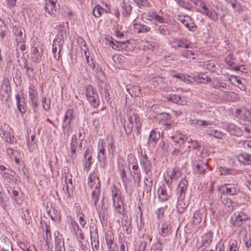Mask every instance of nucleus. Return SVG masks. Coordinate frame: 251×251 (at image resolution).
I'll return each instance as SVG.
<instances>
[{
    "mask_svg": "<svg viewBox=\"0 0 251 251\" xmlns=\"http://www.w3.org/2000/svg\"><path fill=\"white\" fill-rule=\"evenodd\" d=\"M249 219V217L246 213L242 211H237L231 216L230 223L233 226H240Z\"/></svg>",
    "mask_w": 251,
    "mask_h": 251,
    "instance_id": "nucleus-6",
    "label": "nucleus"
},
{
    "mask_svg": "<svg viewBox=\"0 0 251 251\" xmlns=\"http://www.w3.org/2000/svg\"><path fill=\"white\" fill-rule=\"evenodd\" d=\"M75 119L74 111L72 109L67 110L65 114L62 125V130L65 134L69 135L73 129V121Z\"/></svg>",
    "mask_w": 251,
    "mask_h": 251,
    "instance_id": "nucleus-3",
    "label": "nucleus"
},
{
    "mask_svg": "<svg viewBox=\"0 0 251 251\" xmlns=\"http://www.w3.org/2000/svg\"><path fill=\"white\" fill-rule=\"evenodd\" d=\"M57 0H46L45 11L50 15L55 16L57 12Z\"/></svg>",
    "mask_w": 251,
    "mask_h": 251,
    "instance_id": "nucleus-15",
    "label": "nucleus"
},
{
    "mask_svg": "<svg viewBox=\"0 0 251 251\" xmlns=\"http://www.w3.org/2000/svg\"><path fill=\"white\" fill-rule=\"evenodd\" d=\"M188 181L185 177L183 178L179 182L177 188L178 196L185 197L186 192L188 187Z\"/></svg>",
    "mask_w": 251,
    "mask_h": 251,
    "instance_id": "nucleus-20",
    "label": "nucleus"
},
{
    "mask_svg": "<svg viewBox=\"0 0 251 251\" xmlns=\"http://www.w3.org/2000/svg\"><path fill=\"white\" fill-rule=\"evenodd\" d=\"M213 240V233L208 232L203 234L201 237V248L208 247Z\"/></svg>",
    "mask_w": 251,
    "mask_h": 251,
    "instance_id": "nucleus-24",
    "label": "nucleus"
},
{
    "mask_svg": "<svg viewBox=\"0 0 251 251\" xmlns=\"http://www.w3.org/2000/svg\"><path fill=\"white\" fill-rule=\"evenodd\" d=\"M196 81L201 83H204L206 82L211 81V78L206 76L205 75H198L196 77Z\"/></svg>",
    "mask_w": 251,
    "mask_h": 251,
    "instance_id": "nucleus-55",
    "label": "nucleus"
},
{
    "mask_svg": "<svg viewBox=\"0 0 251 251\" xmlns=\"http://www.w3.org/2000/svg\"><path fill=\"white\" fill-rule=\"evenodd\" d=\"M113 205L115 209V213L120 215L124 214L125 208L124 202L122 199L120 191L116 187H114L112 190Z\"/></svg>",
    "mask_w": 251,
    "mask_h": 251,
    "instance_id": "nucleus-2",
    "label": "nucleus"
},
{
    "mask_svg": "<svg viewBox=\"0 0 251 251\" xmlns=\"http://www.w3.org/2000/svg\"><path fill=\"white\" fill-rule=\"evenodd\" d=\"M130 174L132 176V178L137 185H139L141 180V172L140 170L130 171Z\"/></svg>",
    "mask_w": 251,
    "mask_h": 251,
    "instance_id": "nucleus-42",
    "label": "nucleus"
},
{
    "mask_svg": "<svg viewBox=\"0 0 251 251\" xmlns=\"http://www.w3.org/2000/svg\"><path fill=\"white\" fill-rule=\"evenodd\" d=\"M178 5L180 7L189 11L191 10L193 7L191 3L184 0H178Z\"/></svg>",
    "mask_w": 251,
    "mask_h": 251,
    "instance_id": "nucleus-46",
    "label": "nucleus"
},
{
    "mask_svg": "<svg viewBox=\"0 0 251 251\" xmlns=\"http://www.w3.org/2000/svg\"><path fill=\"white\" fill-rule=\"evenodd\" d=\"M105 146V142L99 143L98 148L99 151L98 154V158L100 161V165L102 168H104L106 166V157L105 156L104 151V147Z\"/></svg>",
    "mask_w": 251,
    "mask_h": 251,
    "instance_id": "nucleus-14",
    "label": "nucleus"
},
{
    "mask_svg": "<svg viewBox=\"0 0 251 251\" xmlns=\"http://www.w3.org/2000/svg\"><path fill=\"white\" fill-rule=\"evenodd\" d=\"M133 1L134 0H123L121 2V12L124 17L128 18L130 16L132 10L131 4Z\"/></svg>",
    "mask_w": 251,
    "mask_h": 251,
    "instance_id": "nucleus-9",
    "label": "nucleus"
},
{
    "mask_svg": "<svg viewBox=\"0 0 251 251\" xmlns=\"http://www.w3.org/2000/svg\"><path fill=\"white\" fill-rule=\"evenodd\" d=\"M226 63L230 66H232L235 63V58H233V55L229 54L225 58Z\"/></svg>",
    "mask_w": 251,
    "mask_h": 251,
    "instance_id": "nucleus-61",
    "label": "nucleus"
},
{
    "mask_svg": "<svg viewBox=\"0 0 251 251\" xmlns=\"http://www.w3.org/2000/svg\"><path fill=\"white\" fill-rule=\"evenodd\" d=\"M151 83L156 88L164 89L167 86L165 78L161 76H157L152 78Z\"/></svg>",
    "mask_w": 251,
    "mask_h": 251,
    "instance_id": "nucleus-21",
    "label": "nucleus"
},
{
    "mask_svg": "<svg viewBox=\"0 0 251 251\" xmlns=\"http://www.w3.org/2000/svg\"><path fill=\"white\" fill-rule=\"evenodd\" d=\"M160 124L162 125L165 129L170 128L175 125V122L171 119L161 123Z\"/></svg>",
    "mask_w": 251,
    "mask_h": 251,
    "instance_id": "nucleus-56",
    "label": "nucleus"
},
{
    "mask_svg": "<svg viewBox=\"0 0 251 251\" xmlns=\"http://www.w3.org/2000/svg\"><path fill=\"white\" fill-rule=\"evenodd\" d=\"M221 201L228 212H231L234 210V204L230 199L227 197L222 198Z\"/></svg>",
    "mask_w": 251,
    "mask_h": 251,
    "instance_id": "nucleus-30",
    "label": "nucleus"
},
{
    "mask_svg": "<svg viewBox=\"0 0 251 251\" xmlns=\"http://www.w3.org/2000/svg\"><path fill=\"white\" fill-rule=\"evenodd\" d=\"M206 163L200 162L196 165V169L198 173L202 174L204 172L206 169L207 168Z\"/></svg>",
    "mask_w": 251,
    "mask_h": 251,
    "instance_id": "nucleus-50",
    "label": "nucleus"
},
{
    "mask_svg": "<svg viewBox=\"0 0 251 251\" xmlns=\"http://www.w3.org/2000/svg\"><path fill=\"white\" fill-rule=\"evenodd\" d=\"M43 49L41 47H33L31 48V58L34 62H39L42 59Z\"/></svg>",
    "mask_w": 251,
    "mask_h": 251,
    "instance_id": "nucleus-18",
    "label": "nucleus"
},
{
    "mask_svg": "<svg viewBox=\"0 0 251 251\" xmlns=\"http://www.w3.org/2000/svg\"><path fill=\"white\" fill-rule=\"evenodd\" d=\"M182 175V172L180 169L178 167H176L173 169V171L171 172V174L169 175V177L171 179L176 180Z\"/></svg>",
    "mask_w": 251,
    "mask_h": 251,
    "instance_id": "nucleus-40",
    "label": "nucleus"
},
{
    "mask_svg": "<svg viewBox=\"0 0 251 251\" xmlns=\"http://www.w3.org/2000/svg\"><path fill=\"white\" fill-rule=\"evenodd\" d=\"M158 198L161 201H166L169 198L170 196L167 192V190L164 187H160L158 190Z\"/></svg>",
    "mask_w": 251,
    "mask_h": 251,
    "instance_id": "nucleus-32",
    "label": "nucleus"
},
{
    "mask_svg": "<svg viewBox=\"0 0 251 251\" xmlns=\"http://www.w3.org/2000/svg\"><path fill=\"white\" fill-rule=\"evenodd\" d=\"M185 197L178 196L177 209L179 213H182L188 205V202L185 200Z\"/></svg>",
    "mask_w": 251,
    "mask_h": 251,
    "instance_id": "nucleus-25",
    "label": "nucleus"
},
{
    "mask_svg": "<svg viewBox=\"0 0 251 251\" xmlns=\"http://www.w3.org/2000/svg\"><path fill=\"white\" fill-rule=\"evenodd\" d=\"M137 4L139 7H149L150 5L148 0H137Z\"/></svg>",
    "mask_w": 251,
    "mask_h": 251,
    "instance_id": "nucleus-64",
    "label": "nucleus"
},
{
    "mask_svg": "<svg viewBox=\"0 0 251 251\" xmlns=\"http://www.w3.org/2000/svg\"><path fill=\"white\" fill-rule=\"evenodd\" d=\"M172 45L174 48H192L194 44L186 38L174 39L172 41Z\"/></svg>",
    "mask_w": 251,
    "mask_h": 251,
    "instance_id": "nucleus-11",
    "label": "nucleus"
},
{
    "mask_svg": "<svg viewBox=\"0 0 251 251\" xmlns=\"http://www.w3.org/2000/svg\"><path fill=\"white\" fill-rule=\"evenodd\" d=\"M181 55L187 59H195L197 55L193 50H186L181 53Z\"/></svg>",
    "mask_w": 251,
    "mask_h": 251,
    "instance_id": "nucleus-43",
    "label": "nucleus"
},
{
    "mask_svg": "<svg viewBox=\"0 0 251 251\" xmlns=\"http://www.w3.org/2000/svg\"><path fill=\"white\" fill-rule=\"evenodd\" d=\"M215 63L214 61L210 60L206 62L205 65L206 67V68L209 70L210 71L214 72L215 71Z\"/></svg>",
    "mask_w": 251,
    "mask_h": 251,
    "instance_id": "nucleus-62",
    "label": "nucleus"
},
{
    "mask_svg": "<svg viewBox=\"0 0 251 251\" xmlns=\"http://www.w3.org/2000/svg\"><path fill=\"white\" fill-rule=\"evenodd\" d=\"M124 126L127 133L131 132L133 127V117H128V120L125 123Z\"/></svg>",
    "mask_w": 251,
    "mask_h": 251,
    "instance_id": "nucleus-36",
    "label": "nucleus"
},
{
    "mask_svg": "<svg viewBox=\"0 0 251 251\" xmlns=\"http://www.w3.org/2000/svg\"><path fill=\"white\" fill-rule=\"evenodd\" d=\"M144 184L145 185L144 192L146 193L151 192L152 186V179L151 177H146L144 180Z\"/></svg>",
    "mask_w": 251,
    "mask_h": 251,
    "instance_id": "nucleus-39",
    "label": "nucleus"
},
{
    "mask_svg": "<svg viewBox=\"0 0 251 251\" xmlns=\"http://www.w3.org/2000/svg\"><path fill=\"white\" fill-rule=\"evenodd\" d=\"M222 188L223 193L226 195L234 196L240 193V189L236 184H225Z\"/></svg>",
    "mask_w": 251,
    "mask_h": 251,
    "instance_id": "nucleus-12",
    "label": "nucleus"
},
{
    "mask_svg": "<svg viewBox=\"0 0 251 251\" xmlns=\"http://www.w3.org/2000/svg\"><path fill=\"white\" fill-rule=\"evenodd\" d=\"M210 81L211 86L214 89H221V90L222 89L227 90L229 89V86L225 82L222 81L219 79H213Z\"/></svg>",
    "mask_w": 251,
    "mask_h": 251,
    "instance_id": "nucleus-22",
    "label": "nucleus"
},
{
    "mask_svg": "<svg viewBox=\"0 0 251 251\" xmlns=\"http://www.w3.org/2000/svg\"><path fill=\"white\" fill-rule=\"evenodd\" d=\"M231 7L235 11L238 13H241L245 9L244 6L241 5V3L236 0H235V2H234L232 4Z\"/></svg>",
    "mask_w": 251,
    "mask_h": 251,
    "instance_id": "nucleus-47",
    "label": "nucleus"
},
{
    "mask_svg": "<svg viewBox=\"0 0 251 251\" xmlns=\"http://www.w3.org/2000/svg\"><path fill=\"white\" fill-rule=\"evenodd\" d=\"M208 135L213 136L215 138L222 140L226 139V134L216 129L211 130L210 132L208 133Z\"/></svg>",
    "mask_w": 251,
    "mask_h": 251,
    "instance_id": "nucleus-35",
    "label": "nucleus"
},
{
    "mask_svg": "<svg viewBox=\"0 0 251 251\" xmlns=\"http://www.w3.org/2000/svg\"><path fill=\"white\" fill-rule=\"evenodd\" d=\"M222 93L220 94L221 98L228 101H236L239 99V96L234 92H228L222 90Z\"/></svg>",
    "mask_w": 251,
    "mask_h": 251,
    "instance_id": "nucleus-16",
    "label": "nucleus"
},
{
    "mask_svg": "<svg viewBox=\"0 0 251 251\" xmlns=\"http://www.w3.org/2000/svg\"><path fill=\"white\" fill-rule=\"evenodd\" d=\"M230 251H238L239 247L237 246V242L236 240H232L229 241Z\"/></svg>",
    "mask_w": 251,
    "mask_h": 251,
    "instance_id": "nucleus-59",
    "label": "nucleus"
},
{
    "mask_svg": "<svg viewBox=\"0 0 251 251\" xmlns=\"http://www.w3.org/2000/svg\"><path fill=\"white\" fill-rule=\"evenodd\" d=\"M87 100L90 104L94 108L99 105V97L96 89L91 85H87L85 88Z\"/></svg>",
    "mask_w": 251,
    "mask_h": 251,
    "instance_id": "nucleus-4",
    "label": "nucleus"
},
{
    "mask_svg": "<svg viewBox=\"0 0 251 251\" xmlns=\"http://www.w3.org/2000/svg\"><path fill=\"white\" fill-rule=\"evenodd\" d=\"M85 135V133L84 131L82 132V131L79 130L77 135H75L72 137V141H73V140L74 139V138H75V139L76 140H77L78 141H83V140L84 139Z\"/></svg>",
    "mask_w": 251,
    "mask_h": 251,
    "instance_id": "nucleus-57",
    "label": "nucleus"
},
{
    "mask_svg": "<svg viewBox=\"0 0 251 251\" xmlns=\"http://www.w3.org/2000/svg\"><path fill=\"white\" fill-rule=\"evenodd\" d=\"M238 114H240L241 118L247 122H251V110L246 108L238 109L237 110Z\"/></svg>",
    "mask_w": 251,
    "mask_h": 251,
    "instance_id": "nucleus-26",
    "label": "nucleus"
},
{
    "mask_svg": "<svg viewBox=\"0 0 251 251\" xmlns=\"http://www.w3.org/2000/svg\"><path fill=\"white\" fill-rule=\"evenodd\" d=\"M166 98L168 101H170L173 103L181 105L183 104V101L181 100V98L178 95L176 94L168 95L166 97Z\"/></svg>",
    "mask_w": 251,
    "mask_h": 251,
    "instance_id": "nucleus-33",
    "label": "nucleus"
},
{
    "mask_svg": "<svg viewBox=\"0 0 251 251\" xmlns=\"http://www.w3.org/2000/svg\"><path fill=\"white\" fill-rule=\"evenodd\" d=\"M140 164L144 172L147 174L151 169L150 160L146 155H142L140 158Z\"/></svg>",
    "mask_w": 251,
    "mask_h": 251,
    "instance_id": "nucleus-23",
    "label": "nucleus"
},
{
    "mask_svg": "<svg viewBox=\"0 0 251 251\" xmlns=\"http://www.w3.org/2000/svg\"><path fill=\"white\" fill-rule=\"evenodd\" d=\"M171 228L172 226L170 224L168 223H164L161 225L159 233L162 236L166 237L171 233Z\"/></svg>",
    "mask_w": 251,
    "mask_h": 251,
    "instance_id": "nucleus-28",
    "label": "nucleus"
},
{
    "mask_svg": "<svg viewBox=\"0 0 251 251\" xmlns=\"http://www.w3.org/2000/svg\"><path fill=\"white\" fill-rule=\"evenodd\" d=\"M203 214L200 211H196L193 215L192 224L194 226L199 224L203 219Z\"/></svg>",
    "mask_w": 251,
    "mask_h": 251,
    "instance_id": "nucleus-34",
    "label": "nucleus"
},
{
    "mask_svg": "<svg viewBox=\"0 0 251 251\" xmlns=\"http://www.w3.org/2000/svg\"><path fill=\"white\" fill-rule=\"evenodd\" d=\"M160 137V132L156 128L153 129L150 132L149 141H157Z\"/></svg>",
    "mask_w": 251,
    "mask_h": 251,
    "instance_id": "nucleus-38",
    "label": "nucleus"
},
{
    "mask_svg": "<svg viewBox=\"0 0 251 251\" xmlns=\"http://www.w3.org/2000/svg\"><path fill=\"white\" fill-rule=\"evenodd\" d=\"M15 99L16 100V104L19 111L22 113H25L26 111V108L25 106V103L23 102H21L20 97L19 94H17L15 96Z\"/></svg>",
    "mask_w": 251,
    "mask_h": 251,
    "instance_id": "nucleus-37",
    "label": "nucleus"
},
{
    "mask_svg": "<svg viewBox=\"0 0 251 251\" xmlns=\"http://www.w3.org/2000/svg\"><path fill=\"white\" fill-rule=\"evenodd\" d=\"M131 117H133V120L134 119V120L135 128L138 130L141 127V121L138 114L133 113Z\"/></svg>",
    "mask_w": 251,
    "mask_h": 251,
    "instance_id": "nucleus-51",
    "label": "nucleus"
},
{
    "mask_svg": "<svg viewBox=\"0 0 251 251\" xmlns=\"http://www.w3.org/2000/svg\"><path fill=\"white\" fill-rule=\"evenodd\" d=\"M100 182L98 181L97 184H96L94 190L92 192V201L95 205L97 207V202L100 198Z\"/></svg>",
    "mask_w": 251,
    "mask_h": 251,
    "instance_id": "nucleus-27",
    "label": "nucleus"
},
{
    "mask_svg": "<svg viewBox=\"0 0 251 251\" xmlns=\"http://www.w3.org/2000/svg\"><path fill=\"white\" fill-rule=\"evenodd\" d=\"M236 159L239 162L245 165L251 164V155L250 154L247 153L241 154L238 155Z\"/></svg>",
    "mask_w": 251,
    "mask_h": 251,
    "instance_id": "nucleus-29",
    "label": "nucleus"
},
{
    "mask_svg": "<svg viewBox=\"0 0 251 251\" xmlns=\"http://www.w3.org/2000/svg\"><path fill=\"white\" fill-rule=\"evenodd\" d=\"M142 18L143 21L147 24H149L152 21H156L164 24L166 21V19L165 17L160 16L155 12L152 11H149L144 13L142 14Z\"/></svg>",
    "mask_w": 251,
    "mask_h": 251,
    "instance_id": "nucleus-5",
    "label": "nucleus"
},
{
    "mask_svg": "<svg viewBox=\"0 0 251 251\" xmlns=\"http://www.w3.org/2000/svg\"><path fill=\"white\" fill-rule=\"evenodd\" d=\"M93 13L95 17L99 18L104 13V9L100 5H97L93 8Z\"/></svg>",
    "mask_w": 251,
    "mask_h": 251,
    "instance_id": "nucleus-44",
    "label": "nucleus"
},
{
    "mask_svg": "<svg viewBox=\"0 0 251 251\" xmlns=\"http://www.w3.org/2000/svg\"><path fill=\"white\" fill-rule=\"evenodd\" d=\"M84 56L88 65L93 70H94L95 67V65L93 62L92 58L90 57V53L88 52L87 54L84 55Z\"/></svg>",
    "mask_w": 251,
    "mask_h": 251,
    "instance_id": "nucleus-63",
    "label": "nucleus"
},
{
    "mask_svg": "<svg viewBox=\"0 0 251 251\" xmlns=\"http://www.w3.org/2000/svg\"><path fill=\"white\" fill-rule=\"evenodd\" d=\"M29 103L34 112L37 110L38 106V95L36 87L33 84H30L28 88Z\"/></svg>",
    "mask_w": 251,
    "mask_h": 251,
    "instance_id": "nucleus-7",
    "label": "nucleus"
},
{
    "mask_svg": "<svg viewBox=\"0 0 251 251\" xmlns=\"http://www.w3.org/2000/svg\"><path fill=\"white\" fill-rule=\"evenodd\" d=\"M172 76L179 79L188 84L192 83L193 80V78L190 75L182 74L172 75Z\"/></svg>",
    "mask_w": 251,
    "mask_h": 251,
    "instance_id": "nucleus-31",
    "label": "nucleus"
},
{
    "mask_svg": "<svg viewBox=\"0 0 251 251\" xmlns=\"http://www.w3.org/2000/svg\"><path fill=\"white\" fill-rule=\"evenodd\" d=\"M144 46L151 50H156L159 47L158 43L153 41H145Z\"/></svg>",
    "mask_w": 251,
    "mask_h": 251,
    "instance_id": "nucleus-45",
    "label": "nucleus"
},
{
    "mask_svg": "<svg viewBox=\"0 0 251 251\" xmlns=\"http://www.w3.org/2000/svg\"><path fill=\"white\" fill-rule=\"evenodd\" d=\"M25 73L29 79L33 78L35 77L34 69L33 67L25 66Z\"/></svg>",
    "mask_w": 251,
    "mask_h": 251,
    "instance_id": "nucleus-53",
    "label": "nucleus"
},
{
    "mask_svg": "<svg viewBox=\"0 0 251 251\" xmlns=\"http://www.w3.org/2000/svg\"><path fill=\"white\" fill-rule=\"evenodd\" d=\"M132 24L134 32L138 34L145 33L149 32L151 30L150 26L147 25L141 24L140 23H138L135 21V19L133 20Z\"/></svg>",
    "mask_w": 251,
    "mask_h": 251,
    "instance_id": "nucleus-17",
    "label": "nucleus"
},
{
    "mask_svg": "<svg viewBox=\"0 0 251 251\" xmlns=\"http://www.w3.org/2000/svg\"><path fill=\"white\" fill-rule=\"evenodd\" d=\"M177 20L179 21L189 30L194 31L197 27L194 24L193 20L188 15H178Z\"/></svg>",
    "mask_w": 251,
    "mask_h": 251,
    "instance_id": "nucleus-8",
    "label": "nucleus"
},
{
    "mask_svg": "<svg viewBox=\"0 0 251 251\" xmlns=\"http://www.w3.org/2000/svg\"><path fill=\"white\" fill-rule=\"evenodd\" d=\"M158 32L162 35H166L169 34V31L166 25H161L157 29Z\"/></svg>",
    "mask_w": 251,
    "mask_h": 251,
    "instance_id": "nucleus-54",
    "label": "nucleus"
},
{
    "mask_svg": "<svg viewBox=\"0 0 251 251\" xmlns=\"http://www.w3.org/2000/svg\"><path fill=\"white\" fill-rule=\"evenodd\" d=\"M129 94L133 97H139L141 95V89L138 86H133L129 92Z\"/></svg>",
    "mask_w": 251,
    "mask_h": 251,
    "instance_id": "nucleus-49",
    "label": "nucleus"
},
{
    "mask_svg": "<svg viewBox=\"0 0 251 251\" xmlns=\"http://www.w3.org/2000/svg\"><path fill=\"white\" fill-rule=\"evenodd\" d=\"M12 31L15 35L17 43H22L25 42V29L23 27L20 25L17 26L16 25L13 27Z\"/></svg>",
    "mask_w": 251,
    "mask_h": 251,
    "instance_id": "nucleus-13",
    "label": "nucleus"
},
{
    "mask_svg": "<svg viewBox=\"0 0 251 251\" xmlns=\"http://www.w3.org/2000/svg\"><path fill=\"white\" fill-rule=\"evenodd\" d=\"M55 251H65V249L64 246V242H55L54 246Z\"/></svg>",
    "mask_w": 251,
    "mask_h": 251,
    "instance_id": "nucleus-60",
    "label": "nucleus"
},
{
    "mask_svg": "<svg viewBox=\"0 0 251 251\" xmlns=\"http://www.w3.org/2000/svg\"><path fill=\"white\" fill-rule=\"evenodd\" d=\"M222 127L231 135L236 136H240L243 134V131L240 128L233 124L223 123H222Z\"/></svg>",
    "mask_w": 251,
    "mask_h": 251,
    "instance_id": "nucleus-10",
    "label": "nucleus"
},
{
    "mask_svg": "<svg viewBox=\"0 0 251 251\" xmlns=\"http://www.w3.org/2000/svg\"><path fill=\"white\" fill-rule=\"evenodd\" d=\"M42 103L43 109L46 111H49L50 109V100L47 99L46 97H43L42 98Z\"/></svg>",
    "mask_w": 251,
    "mask_h": 251,
    "instance_id": "nucleus-48",
    "label": "nucleus"
},
{
    "mask_svg": "<svg viewBox=\"0 0 251 251\" xmlns=\"http://www.w3.org/2000/svg\"><path fill=\"white\" fill-rule=\"evenodd\" d=\"M163 243L158 240L157 242L152 247V251H162Z\"/></svg>",
    "mask_w": 251,
    "mask_h": 251,
    "instance_id": "nucleus-58",
    "label": "nucleus"
},
{
    "mask_svg": "<svg viewBox=\"0 0 251 251\" xmlns=\"http://www.w3.org/2000/svg\"><path fill=\"white\" fill-rule=\"evenodd\" d=\"M106 245L108 251H116V244L114 242V237L111 232H106L105 234Z\"/></svg>",
    "mask_w": 251,
    "mask_h": 251,
    "instance_id": "nucleus-19",
    "label": "nucleus"
},
{
    "mask_svg": "<svg viewBox=\"0 0 251 251\" xmlns=\"http://www.w3.org/2000/svg\"><path fill=\"white\" fill-rule=\"evenodd\" d=\"M112 59L116 63H122L126 61L125 57L122 54H115L113 56Z\"/></svg>",
    "mask_w": 251,
    "mask_h": 251,
    "instance_id": "nucleus-52",
    "label": "nucleus"
},
{
    "mask_svg": "<svg viewBox=\"0 0 251 251\" xmlns=\"http://www.w3.org/2000/svg\"><path fill=\"white\" fill-rule=\"evenodd\" d=\"M58 30V34L53 41L52 49L53 57L57 60L60 57V53L64 43V38L67 36L68 32L67 24L59 25Z\"/></svg>",
    "mask_w": 251,
    "mask_h": 251,
    "instance_id": "nucleus-1",
    "label": "nucleus"
},
{
    "mask_svg": "<svg viewBox=\"0 0 251 251\" xmlns=\"http://www.w3.org/2000/svg\"><path fill=\"white\" fill-rule=\"evenodd\" d=\"M8 28L4 22L0 18V37L3 39L6 35Z\"/></svg>",
    "mask_w": 251,
    "mask_h": 251,
    "instance_id": "nucleus-41",
    "label": "nucleus"
}]
</instances>
